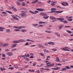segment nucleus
<instances>
[{
	"label": "nucleus",
	"instance_id": "1",
	"mask_svg": "<svg viewBox=\"0 0 73 73\" xmlns=\"http://www.w3.org/2000/svg\"><path fill=\"white\" fill-rule=\"evenodd\" d=\"M63 11H53L52 10L49 12L50 13H62Z\"/></svg>",
	"mask_w": 73,
	"mask_h": 73
},
{
	"label": "nucleus",
	"instance_id": "2",
	"mask_svg": "<svg viewBox=\"0 0 73 73\" xmlns=\"http://www.w3.org/2000/svg\"><path fill=\"white\" fill-rule=\"evenodd\" d=\"M64 25L62 24L59 25V30H61L64 27Z\"/></svg>",
	"mask_w": 73,
	"mask_h": 73
},
{
	"label": "nucleus",
	"instance_id": "3",
	"mask_svg": "<svg viewBox=\"0 0 73 73\" xmlns=\"http://www.w3.org/2000/svg\"><path fill=\"white\" fill-rule=\"evenodd\" d=\"M26 14L25 13H22L21 15V17H27V15H25Z\"/></svg>",
	"mask_w": 73,
	"mask_h": 73
},
{
	"label": "nucleus",
	"instance_id": "4",
	"mask_svg": "<svg viewBox=\"0 0 73 73\" xmlns=\"http://www.w3.org/2000/svg\"><path fill=\"white\" fill-rule=\"evenodd\" d=\"M17 44L16 43H14L13 44H12L11 46V48H15Z\"/></svg>",
	"mask_w": 73,
	"mask_h": 73
},
{
	"label": "nucleus",
	"instance_id": "5",
	"mask_svg": "<svg viewBox=\"0 0 73 73\" xmlns=\"http://www.w3.org/2000/svg\"><path fill=\"white\" fill-rule=\"evenodd\" d=\"M36 9L37 10V11H44V9L42 8Z\"/></svg>",
	"mask_w": 73,
	"mask_h": 73
},
{
	"label": "nucleus",
	"instance_id": "6",
	"mask_svg": "<svg viewBox=\"0 0 73 73\" xmlns=\"http://www.w3.org/2000/svg\"><path fill=\"white\" fill-rule=\"evenodd\" d=\"M7 55L9 56H11L13 55V53L12 52H7Z\"/></svg>",
	"mask_w": 73,
	"mask_h": 73
},
{
	"label": "nucleus",
	"instance_id": "7",
	"mask_svg": "<svg viewBox=\"0 0 73 73\" xmlns=\"http://www.w3.org/2000/svg\"><path fill=\"white\" fill-rule=\"evenodd\" d=\"M37 46H38V47H39L40 48H43V49H44V48H45L44 46L40 44H38Z\"/></svg>",
	"mask_w": 73,
	"mask_h": 73
},
{
	"label": "nucleus",
	"instance_id": "8",
	"mask_svg": "<svg viewBox=\"0 0 73 73\" xmlns=\"http://www.w3.org/2000/svg\"><path fill=\"white\" fill-rule=\"evenodd\" d=\"M57 20H60V21L61 22V21H62V20H64V19L63 18H57L56 19Z\"/></svg>",
	"mask_w": 73,
	"mask_h": 73
},
{
	"label": "nucleus",
	"instance_id": "9",
	"mask_svg": "<svg viewBox=\"0 0 73 73\" xmlns=\"http://www.w3.org/2000/svg\"><path fill=\"white\" fill-rule=\"evenodd\" d=\"M38 23L40 24H48V23H47V22L42 21H40Z\"/></svg>",
	"mask_w": 73,
	"mask_h": 73
},
{
	"label": "nucleus",
	"instance_id": "10",
	"mask_svg": "<svg viewBox=\"0 0 73 73\" xmlns=\"http://www.w3.org/2000/svg\"><path fill=\"white\" fill-rule=\"evenodd\" d=\"M61 21V22H63V23H64V24H68V22L67 21H66L65 20L64 21Z\"/></svg>",
	"mask_w": 73,
	"mask_h": 73
},
{
	"label": "nucleus",
	"instance_id": "11",
	"mask_svg": "<svg viewBox=\"0 0 73 73\" xmlns=\"http://www.w3.org/2000/svg\"><path fill=\"white\" fill-rule=\"evenodd\" d=\"M5 28L3 27V28L2 27H0V31L1 32H2V31H4V30L3 29H5Z\"/></svg>",
	"mask_w": 73,
	"mask_h": 73
},
{
	"label": "nucleus",
	"instance_id": "12",
	"mask_svg": "<svg viewBox=\"0 0 73 73\" xmlns=\"http://www.w3.org/2000/svg\"><path fill=\"white\" fill-rule=\"evenodd\" d=\"M13 43H20V41L19 40H15L13 41Z\"/></svg>",
	"mask_w": 73,
	"mask_h": 73
},
{
	"label": "nucleus",
	"instance_id": "13",
	"mask_svg": "<svg viewBox=\"0 0 73 73\" xmlns=\"http://www.w3.org/2000/svg\"><path fill=\"white\" fill-rule=\"evenodd\" d=\"M48 44H50L51 45H54V43L53 42H49Z\"/></svg>",
	"mask_w": 73,
	"mask_h": 73
},
{
	"label": "nucleus",
	"instance_id": "14",
	"mask_svg": "<svg viewBox=\"0 0 73 73\" xmlns=\"http://www.w3.org/2000/svg\"><path fill=\"white\" fill-rule=\"evenodd\" d=\"M57 9L56 8H52L50 10L54 11H56Z\"/></svg>",
	"mask_w": 73,
	"mask_h": 73
},
{
	"label": "nucleus",
	"instance_id": "15",
	"mask_svg": "<svg viewBox=\"0 0 73 73\" xmlns=\"http://www.w3.org/2000/svg\"><path fill=\"white\" fill-rule=\"evenodd\" d=\"M56 61L57 62H60V59H59V58L58 57H56Z\"/></svg>",
	"mask_w": 73,
	"mask_h": 73
},
{
	"label": "nucleus",
	"instance_id": "16",
	"mask_svg": "<svg viewBox=\"0 0 73 73\" xmlns=\"http://www.w3.org/2000/svg\"><path fill=\"white\" fill-rule=\"evenodd\" d=\"M16 3L17 5H21V3H20L18 1H17L16 2Z\"/></svg>",
	"mask_w": 73,
	"mask_h": 73
},
{
	"label": "nucleus",
	"instance_id": "17",
	"mask_svg": "<svg viewBox=\"0 0 73 73\" xmlns=\"http://www.w3.org/2000/svg\"><path fill=\"white\" fill-rule=\"evenodd\" d=\"M14 28H16V29H21V28L20 27H16V26H14Z\"/></svg>",
	"mask_w": 73,
	"mask_h": 73
},
{
	"label": "nucleus",
	"instance_id": "18",
	"mask_svg": "<svg viewBox=\"0 0 73 73\" xmlns=\"http://www.w3.org/2000/svg\"><path fill=\"white\" fill-rule=\"evenodd\" d=\"M38 0H35V1H33L32 3V4H35L36 3H37L38 1Z\"/></svg>",
	"mask_w": 73,
	"mask_h": 73
},
{
	"label": "nucleus",
	"instance_id": "19",
	"mask_svg": "<svg viewBox=\"0 0 73 73\" xmlns=\"http://www.w3.org/2000/svg\"><path fill=\"white\" fill-rule=\"evenodd\" d=\"M27 31V30L26 29H25L24 30H21V32H26Z\"/></svg>",
	"mask_w": 73,
	"mask_h": 73
},
{
	"label": "nucleus",
	"instance_id": "20",
	"mask_svg": "<svg viewBox=\"0 0 73 73\" xmlns=\"http://www.w3.org/2000/svg\"><path fill=\"white\" fill-rule=\"evenodd\" d=\"M8 46V44H5L3 46Z\"/></svg>",
	"mask_w": 73,
	"mask_h": 73
},
{
	"label": "nucleus",
	"instance_id": "21",
	"mask_svg": "<svg viewBox=\"0 0 73 73\" xmlns=\"http://www.w3.org/2000/svg\"><path fill=\"white\" fill-rule=\"evenodd\" d=\"M67 70V69L66 68V67L63 68L62 69V71H64V70Z\"/></svg>",
	"mask_w": 73,
	"mask_h": 73
},
{
	"label": "nucleus",
	"instance_id": "22",
	"mask_svg": "<svg viewBox=\"0 0 73 73\" xmlns=\"http://www.w3.org/2000/svg\"><path fill=\"white\" fill-rule=\"evenodd\" d=\"M14 20H17L18 21H19V19H18V18H17V17H15V18H14Z\"/></svg>",
	"mask_w": 73,
	"mask_h": 73
},
{
	"label": "nucleus",
	"instance_id": "23",
	"mask_svg": "<svg viewBox=\"0 0 73 73\" xmlns=\"http://www.w3.org/2000/svg\"><path fill=\"white\" fill-rule=\"evenodd\" d=\"M43 18H44V19H48L49 18V16H47L46 17H43Z\"/></svg>",
	"mask_w": 73,
	"mask_h": 73
},
{
	"label": "nucleus",
	"instance_id": "24",
	"mask_svg": "<svg viewBox=\"0 0 73 73\" xmlns=\"http://www.w3.org/2000/svg\"><path fill=\"white\" fill-rule=\"evenodd\" d=\"M45 32H46L47 33H52V32H51L50 31H45Z\"/></svg>",
	"mask_w": 73,
	"mask_h": 73
},
{
	"label": "nucleus",
	"instance_id": "25",
	"mask_svg": "<svg viewBox=\"0 0 73 73\" xmlns=\"http://www.w3.org/2000/svg\"><path fill=\"white\" fill-rule=\"evenodd\" d=\"M57 8H58V7L59 8H60V9H64L65 8L64 7H61L58 6H57Z\"/></svg>",
	"mask_w": 73,
	"mask_h": 73
},
{
	"label": "nucleus",
	"instance_id": "26",
	"mask_svg": "<svg viewBox=\"0 0 73 73\" xmlns=\"http://www.w3.org/2000/svg\"><path fill=\"white\" fill-rule=\"evenodd\" d=\"M66 31L67 32H68V33H70V34H71V33H72V32L70 31H69V30H66Z\"/></svg>",
	"mask_w": 73,
	"mask_h": 73
},
{
	"label": "nucleus",
	"instance_id": "27",
	"mask_svg": "<svg viewBox=\"0 0 73 73\" xmlns=\"http://www.w3.org/2000/svg\"><path fill=\"white\" fill-rule=\"evenodd\" d=\"M50 65V67L53 66L54 65V63H53L52 64H51Z\"/></svg>",
	"mask_w": 73,
	"mask_h": 73
},
{
	"label": "nucleus",
	"instance_id": "28",
	"mask_svg": "<svg viewBox=\"0 0 73 73\" xmlns=\"http://www.w3.org/2000/svg\"><path fill=\"white\" fill-rule=\"evenodd\" d=\"M19 41H20V42H23L24 41H25L26 40H23V39H21V40H20V39H19Z\"/></svg>",
	"mask_w": 73,
	"mask_h": 73
},
{
	"label": "nucleus",
	"instance_id": "29",
	"mask_svg": "<svg viewBox=\"0 0 73 73\" xmlns=\"http://www.w3.org/2000/svg\"><path fill=\"white\" fill-rule=\"evenodd\" d=\"M44 53H46V52H47V53H49V51L48 50H44Z\"/></svg>",
	"mask_w": 73,
	"mask_h": 73
},
{
	"label": "nucleus",
	"instance_id": "30",
	"mask_svg": "<svg viewBox=\"0 0 73 73\" xmlns=\"http://www.w3.org/2000/svg\"><path fill=\"white\" fill-rule=\"evenodd\" d=\"M6 12H8V13H10V14H12V13L9 11H6Z\"/></svg>",
	"mask_w": 73,
	"mask_h": 73
},
{
	"label": "nucleus",
	"instance_id": "31",
	"mask_svg": "<svg viewBox=\"0 0 73 73\" xmlns=\"http://www.w3.org/2000/svg\"><path fill=\"white\" fill-rule=\"evenodd\" d=\"M17 49L16 48H13L11 50V51L13 52V51H15V50H16Z\"/></svg>",
	"mask_w": 73,
	"mask_h": 73
},
{
	"label": "nucleus",
	"instance_id": "32",
	"mask_svg": "<svg viewBox=\"0 0 73 73\" xmlns=\"http://www.w3.org/2000/svg\"><path fill=\"white\" fill-rule=\"evenodd\" d=\"M22 6H25V3H22Z\"/></svg>",
	"mask_w": 73,
	"mask_h": 73
},
{
	"label": "nucleus",
	"instance_id": "33",
	"mask_svg": "<svg viewBox=\"0 0 73 73\" xmlns=\"http://www.w3.org/2000/svg\"><path fill=\"white\" fill-rule=\"evenodd\" d=\"M29 12H30V13H32V14H35V12L32 11H30Z\"/></svg>",
	"mask_w": 73,
	"mask_h": 73
},
{
	"label": "nucleus",
	"instance_id": "34",
	"mask_svg": "<svg viewBox=\"0 0 73 73\" xmlns=\"http://www.w3.org/2000/svg\"><path fill=\"white\" fill-rule=\"evenodd\" d=\"M2 13H3L4 14H5V16H7V14L6 12H2Z\"/></svg>",
	"mask_w": 73,
	"mask_h": 73
},
{
	"label": "nucleus",
	"instance_id": "35",
	"mask_svg": "<svg viewBox=\"0 0 73 73\" xmlns=\"http://www.w3.org/2000/svg\"><path fill=\"white\" fill-rule=\"evenodd\" d=\"M14 31H20V29H15L14 30Z\"/></svg>",
	"mask_w": 73,
	"mask_h": 73
},
{
	"label": "nucleus",
	"instance_id": "36",
	"mask_svg": "<svg viewBox=\"0 0 73 73\" xmlns=\"http://www.w3.org/2000/svg\"><path fill=\"white\" fill-rule=\"evenodd\" d=\"M52 3H51V5H52V6H54L55 5V4L53 3V2H52Z\"/></svg>",
	"mask_w": 73,
	"mask_h": 73
},
{
	"label": "nucleus",
	"instance_id": "37",
	"mask_svg": "<svg viewBox=\"0 0 73 73\" xmlns=\"http://www.w3.org/2000/svg\"><path fill=\"white\" fill-rule=\"evenodd\" d=\"M52 50H53L54 51H57V49L56 48H53L52 49Z\"/></svg>",
	"mask_w": 73,
	"mask_h": 73
},
{
	"label": "nucleus",
	"instance_id": "38",
	"mask_svg": "<svg viewBox=\"0 0 73 73\" xmlns=\"http://www.w3.org/2000/svg\"><path fill=\"white\" fill-rule=\"evenodd\" d=\"M14 67H15L16 68H17H17H18V66H17V65H14Z\"/></svg>",
	"mask_w": 73,
	"mask_h": 73
},
{
	"label": "nucleus",
	"instance_id": "39",
	"mask_svg": "<svg viewBox=\"0 0 73 73\" xmlns=\"http://www.w3.org/2000/svg\"><path fill=\"white\" fill-rule=\"evenodd\" d=\"M9 68V69H10L11 70H13V69H14V67H10Z\"/></svg>",
	"mask_w": 73,
	"mask_h": 73
},
{
	"label": "nucleus",
	"instance_id": "40",
	"mask_svg": "<svg viewBox=\"0 0 73 73\" xmlns=\"http://www.w3.org/2000/svg\"><path fill=\"white\" fill-rule=\"evenodd\" d=\"M17 10L15 8H14V9H13V11L14 12H16V11H17Z\"/></svg>",
	"mask_w": 73,
	"mask_h": 73
},
{
	"label": "nucleus",
	"instance_id": "41",
	"mask_svg": "<svg viewBox=\"0 0 73 73\" xmlns=\"http://www.w3.org/2000/svg\"><path fill=\"white\" fill-rule=\"evenodd\" d=\"M66 68L68 69H70V67L69 66H66Z\"/></svg>",
	"mask_w": 73,
	"mask_h": 73
},
{
	"label": "nucleus",
	"instance_id": "42",
	"mask_svg": "<svg viewBox=\"0 0 73 73\" xmlns=\"http://www.w3.org/2000/svg\"><path fill=\"white\" fill-rule=\"evenodd\" d=\"M67 20H68V21H72L73 20V19H67Z\"/></svg>",
	"mask_w": 73,
	"mask_h": 73
},
{
	"label": "nucleus",
	"instance_id": "43",
	"mask_svg": "<svg viewBox=\"0 0 73 73\" xmlns=\"http://www.w3.org/2000/svg\"><path fill=\"white\" fill-rule=\"evenodd\" d=\"M43 27V25H39L38 26V27Z\"/></svg>",
	"mask_w": 73,
	"mask_h": 73
},
{
	"label": "nucleus",
	"instance_id": "44",
	"mask_svg": "<svg viewBox=\"0 0 73 73\" xmlns=\"http://www.w3.org/2000/svg\"><path fill=\"white\" fill-rule=\"evenodd\" d=\"M40 15H41L42 16H43V15H44V13H40Z\"/></svg>",
	"mask_w": 73,
	"mask_h": 73
},
{
	"label": "nucleus",
	"instance_id": "45",
	"mask_svg": "<svg viewBox=\"0 0 73 73\" xmlns=\"http://www.w3.org/2000/svg\"><path fill=\"white\" fill-rule=\"evenodd\" d=\"M40 55H41V56H42L43 57H45V56H44V54H42L41 53H40Z\"/></svg>",
	"mask_w": 73,
	"mask_h": 73
},
{
	"label": "nucleus",
	"instance_id": "46",
	"mask_svg": "<svg viewBox=\"0 0 73 73\" xmlns=\"http://www.w3.org/2000/svg\"><path fill=\"white\" fill-rule=\"evenodd\" d=\"M57 19V18H54L53 17L52 18V20H56Z\"/></svg>",
	"mask_w": 73,
	"mask_h": 73
},
{
	"label": "nucleus",
	"instance_id": "47",
	"mask_svg": "<svg viewBox=\"0 0 73 73\" xmlns=\"http://www.w3.org/2000/svg\"><path fill=\"white\" fill-rule=\"evenodd\" d=\"M37 13H38V11H35L34 14H36Z\"/></svg>",
	"mask_w": 73,
	"mask_h": 73
},
{
	"label": "nucleus",
	"instance_id": "48",
	"mask_svg": "<svg viewBox=\"0 0 73 73\" xmlns=\"http://www.w3.org/2000/svg\"><path fill=\"white\" fill-rule=\"evenodd\" d=\"M6 32H10V30L9 29L7 30H6Z\"/></svg>",
	"mask_w": 73,
	"mask_h": 73
},
{
	"label": "nucleus",
	"instance_id": "49",
	"mask_svg": "<svg viewBox=\"0 0 73 73\" xmlns=\"http://www.w3.org/2000/svg\"><path fill=\"white\" fill-rule=\"evenodd\" d=\"M65 28H71V26H65Z\"/></svg>",
	"mask_w": 73,
	"mask_h": 73
},
{
	"label": "nucleus",
	"instance_id": "50",
	"mask_svg": "<svg viewBox=\"0 0 73 73\" xmlns=\"http://www.w3.org/2000/svg\"><path fill=\"white\" fill-rule=\"evenodd\" d=\"M30 58H33L34 56H31L29 57Z\"/></svg>",
	"mask_w": 73,
	"mask_h": 73
},
{
	"label": "nucleus",
	"instance_id": "51",
	"mask_svg": "<svg viewBox=\"0 0 73 73\" xmlns=\"http://www.w3.org/2000/svg\"><path fill=\"white\" fill-rule=\"evenodd\" d=\"M25 45H29V43L28 42L26 43L25 44Z\"/></svg>",
	"mask_w": 73,
	"mask_h": 73
},
{
	"label": "nucleus",
	"instance_id": "52",
	"mask_svg": "<svg viewBox=\"0 0 73 73\" xmlns=\"http://www.w3.org/2000/svg\"><path fill=\"white\" fill-rule=\"evenodd\" d=\"M26 61H29V60H30L29 59H28V58H26Z\"/></svg>",
	"mask_w": 73,
	"mask_h": 73
},
{
	"label": "nucleus",
	"instance_id": "53",
	"mask_svg": "<svg viewBox=\"0 0 73 73\" xmlns=\"http://www.w3.org/2000/svg\"><path fill=\"white\" fill-rule=\"evenodd\" d=\"M2 54L3 55V56H2L3 57H5V54Z\"/></svg>",
	"mask_w": 73,
	"mask_h": 73
},
{
	"label": "nucleus",
	"instance_id": "54",
	"mask_svg": "<svg viewBox=\"0 0 73 73\" xmlns=\"http://www.w3.org/2000/svg\"><path fill=\"white\" fill-rule=\"evenodd\" d=\"M3 45V43H0V46H1Z\"/></svg>",
	"mask_w": 73,
	"mask_h": 73
},
{
	"label": "nucleus",
	"instance_id": "55",
	"mask_svg": "<svg viewBox=\"0 0 73 73\" xmlns=\"http://www.w3.org/2000/svg\"><path fill=\"white\" fill-rule=\"evenodd\" d=\"M11 17H13V18L14 19L15 18V17H16L15 16L13 15H11Z\"/></svg>",
	"mask_w": 73,
	"mask_h": 73
},
{
	"label": "nucleus",
	"instance_id": "56",
	"mask_svg": "<svg viewBox=\"0 0 73 73\" xmlns=\"http://www.w3.org/2000/svg\"><path fill=\"white\" fill-rule=\"evenodd\" d=\"M29 66V65H27V66H26L25 67V68H28V66Z\"/></svg>",
	"mask_w": 73,
	"mask_h": 73
},
{
	"label": "nucleus",
	"instance_id": "57",
	"mask_svg": "<svg viewBox=\"0 0 73 73\" xmlns=\"http://www.w3.org/2000/svg\"><path fill=\"white\" fill-rule=\"evenodd\" d=\"M33 64V66H35L36 65V63H34Z\"/></svg>",
	"mask_w": 73,
	"mask_h": 73
},
{
	"label": "nucleus",
	"instance_id": "58",
	"mask_svg": "<svg viewBox=\"0 0 73 73\" xmlns=\"http://www.w3.org/2000/svg\"><path fill=\"white\" fill-rule=\"evenodd\" d=\"M50 70V69L48 68H45L44 69V70Z\"/></svg>",
	"mask_w": 73,
	"mask_h": 73
},
{
	"label": "nucleus",
	"instance_id": "59",
	"mask_svg": "<svg viewBox=\"0 0 73 73\" xmlns=\"http://www.w3.org/2000/svg\"><path fill=\"white\" fill-rule=\"evenodd\" d=\"M38 25V24H36L35 25L33 24V26H37Z\"/></svg>",
	"mask_w": 73,
	"mask_h": 73
},
{
	"label": "nucleus",
	"instance_id": "60",
	"mask_svg": "<svg viewBox=\"0 0 73 73\" xmlns=\"http://www.w3.org/2000/svg\"><path fill=\"white\" fill-rule=\"evenodd\" d=\"M52 3H55V4H56V3H57V1H55V2H53V1H51Z\"/></svg>",
	"mask_w": 73,
	"mask_h": 73
},
{
	"label": "nucleus",
	"instance_id": "61",
	"mask_svg": "<svg viewBox=\"0 0 73 73\" xmlns=\"http://www.w3.org/2000/svg\"><path fill=\"white\" fill-rule=\"evenodd\" d=\"M50 64H51V62H48L47 63H46V64L47 65H49Z\"/></svg>",
	"mask_w": 73,
	"mask_h": 73
},
{
	"label": "nucleus",
	"instance_id": "62",
	"mask_svg": "<svg viewBox=\"0 0 73 73\" xmlns=\"http://www.w3.org/2000/svg\"><path fill=\"white\" fill-rule=\"evenodd\" d=\"M5 52H7V51L8 52V51H9V50H8V49H7L5 50Z\"/></svg>",
	"mask_w": 73,
	"mask_h": 73
},
{
	"label": "nucleus",
	"instance_id": "63",
	"mask_svg": "<svg viewBox=\"0 0 73 73\" xmlns=\"http://www.w3.org/2000/svg\"><path fill=\"white\" fill-rule=\"evenodd\" d=\"M36 45H32L31 46V47H34V46H36Z\"/></svg>",
	"mask_w": 73,
	"mask_h": 73
},
{
	"label": "nucleus",
	"instance_id": "64",
	"mask_svg": "<svg viewBox=\"0 0 73 73\" xmlns=\"http://www.w3.org/2000/svg\"><path fill=\"white\" fill-rule=\"evenodd\" d=\"M65 61H66V60H64V59L62 60V62H65Z\"/></svg>",
	"mask_w": 73,
	"mask_h": 73
}]
</instances>
